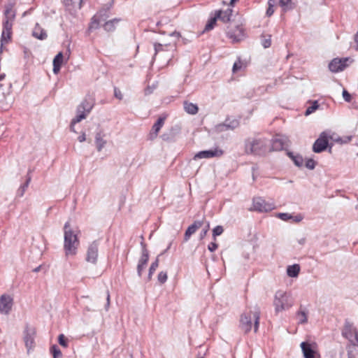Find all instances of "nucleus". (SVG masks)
<instances>
[{"mask_svg":"<svg viewBox=\"0 0 358 358\" xmlns=\"http://www.w3.org/2000/svg\"><path fill=\"white\" fill-rule=\"evenodd\" d=\"M107 10H101L99 11L92 18L90 24V29H96L99 28L101 22L105 21L108 18Z\"/></svg>","mask_w":358,"mask_h":358,"instance_id":"15","label":"nucleus"},{"mask_svg":"<svg viewBox=\"0 0 358 358\" xmlns=\"http://www.w3.org/2000/svg\"><path fill=\"white\" fill-rule=\"evenodd\" d=\"M119 22V20L117 18H115L112 20L107 21L104 23L103 27L104 29L107 31H112L115 29V22Z\"/></svg>","mask_w":358,"mask_h":358,"instance_id":"34","label":"nucleus"},{"mask_svg":"<svg viewBox=\"0 0 358 358\" xmlns=\"http://www.w3.org/2000/svg\"><path fill=\"white\" fill-rule=\"evenodd\" d=\"M145 266H146V265L138 263V265H137V273H138V275L139 277H141L142 272L144 270V268H145Z\"/></svg>","mask_w":358,"mask_h":358,"instance_id":"51","label":"nucleus"},{"mask_svg":"<svg viewBox=\"0 0 358 358\" xmlns=\"http://www.w3.org/2000/svg\"><path fill=\"white\" fill-rule=\"evenodd\" d=\"M273 2H270V3L268 4V8H267L266 10V15L270 17L271 16L273 13H274V10H273Z\"/></svg>","mask_w":358,"mask_h":358,"instance_id":"50","label":"nucleus"},{"mask_svg":"<svg viewBox=\"0 0 358 358\" xmlns=\"http://www.w3.org/2000/svg\"><path fill=\"white\" fill-rule=\"evenodd\" d=\"M79 244L77 233L71 229L69 222H66L64 226V250L66 256L76 255Z\"/></svg>","mask_w":358,"mask_h":358,"instance_id":"2","label":"nucleus"},{"mask_svg":"<svg viewBox=\"0 0 358 358\" xmlns=\"http://www.w3.org/2000/svg\"><path fill=\"white\" fill-rule=\"evenodd\" d=\"M304 358H315L317 355L316 344L302 342L300 345Z\"/></svg>","mask_w":358,"mask_h":358,"instance_id":"14","label":"nucleus"},{"mask_svg":"<svg viewBox=\"0 0 358 358\" xmlns=\"http://www.w3.org/2000/svg\"><path fill=\"white\" fill-rule=\"evenodd\" d=\"M87 114L83 113L82 114H77L76 116L72 120L73 124H76L83 120L85 119Z\"/></svg>","mask_w":358,"mask_h":358,"instance_id":"43","label":"nucleus"},{"mask_svg":"<svg viewBox=\"0 0 358 358\" xmlns=\"http://www.w3.org/2000/svg\"><path fill=\"white\" fill-rule=\"evenodd\" d=\"M224 155V151L219 148L218 147H216L213 149L207 150H202L199 152H197L195 155L194 159H209V158H213V157H220Z\"/></svg>","mask_w":358,"mask_h":358,"instance_id":"12","label":"nucleus"},{"mask_svg":"<svg viewBox=\"0 0 358 358\" xmlns=\"http://www.w3.org/2000/svg\"><path fill=\"white\" fill-rule=\"evenodd\" d=\"M228 121L229 118H227L224 123L217 124L215 127L216 131L217 132H222L227 130H230V128H228Z\"/></svg>","mask_w":358,"mask_h":358,"instance_id":"37","label":"nucleus"},{"mask_svg":"<svg viewBox=\"0 0 358 358\" xmlns=\"http://www.w3.org/2000/svg\"><path fill=\"white\" fill-rule=\"evenodd\" d=\"M262 44L264 48H268L271 45V36H269L268 38H265L262 40Z\"/></svg>","mask_w":358,"mask_h":358,"instance_id":"49","label":"nucleus"},{"mask_svg":"<svg viewBox=\"0 0 358 358\" xmlns=\"http://www.w3.org/2000/svg\"><path fill=\"white\" fill-rule=\"evenodd\" d=\"M227 35L229 38H233L235 41H238L241 39L239 36H234L231 31H228Z\"/></svg>","mask_w":358,"mask_h":358,"instance_id":"56","label":"nucleus"},{"mask_svg":"<svg viewBox=\"0 0 358 358\" xmlns=\"http://www.w3.org/2000/svg\"><path fill=\"white\" fill-rule=\"evenodd\" d=\"M343 97L346 102L349 103L351 101V94L346 90H343Z\"/></svg>","mask_w":358,"mask_h":358,"instance_id":"48","label":"nucleus"},{"mask_svg":"<svg viewBox=\"0 0 358 358\" xmlns=\"http://www.w3.org/2000/svg\"><path fill=\"white\" fill-rule=\"evenodd\" d=\"M253 208L259 212H268L275 208V205L266 201L262 197H257L253 199Z\"/></svg>","mask_w":358,"mask_h":358,"instance_id":"11","label":"nucleus"},{"mask_svg":"<svg viewBox=\"0 0 358 358\" xmlns=\"http://www.w3.org/2000/svg\"><path fill=\"white\" fill-rule=\"evenodd\" d=\"M355 348H356L355 346L352 345L350 343L347 345L346 349H347V353H348V358H356L357 357V356L358 355V352Z\"/></svg>","mask_w":358,"mask_h":358,"instance_id":"33","label":"nucleus"},{"mask_svg":"<svg viewBox=\"0 0 358 358\" xmlns=\"http://www.w3.org/2000/svg\"><path fill=\"white\" fill-rule=\"evenodd\" d=\"M244 145L246 154L262 156L268 152L270 140L259 136L249 137L245 139Z\"/></svg>","mask_w":358,"mask_h":358,"instance_id":"1","label":"nucleus"},{"mask_svg":"<svg viewBox=\"0 0 358 358\" xmlns=\"http://www.w3.org/2000/svg\"><path fill=\"white\" fill-rule=\"evenodd\" d=\"M354 40H355V42L357 44V46H356L355 49H356V50L358 51V31L355 34V35L354 36Z\"/></svg>","mask_w":358,"mask_h":358,"instance_id":"60","label":"nucleus"},{"mask_svg":"<svg viewBox=\"0 0 358 358\" xmlns=\"http://www.w3.org/2000/svg\"><path fill=\"white\" fill-rule=\"evenodd\" d=\"M203 225V221L196 220L192 224H191L186 230L185 233L184 239L187 241L190 236L196 232V231L201 227Z\"/></svg>","mask_w":358,"mask_h":358,"instance_id":"18","label":"nucleus"},{"mask_svg":"<svg viewBox=\"0 0 358 358\" xmlns=\"http://www.w3.org/2000/svg\"><path fill=\"white\" fill-rule=\"evenodd\" d=\"M31 177L28 173L25 182L23 185H20V187L18 188V189L17 191V196L22 197L24 195L25 191L27 190V189L31 182Z\"/></svg>","mask_w":358,"mask_h":358,"instance_id":"29","label":"nucleus"},{"mask_svg":"<svg viewBox=\"0 0 358 358\" xmlns=\"http://www.w3.org/2000/svg\"><path fill=\"white\" fill-rule=\"evenodd\" d=\"M287 155L292 160V162L296 166L301 167L303 166V158L301 155L295 154L293 152L290 151L287 152Z\"/></svg>","mask_w":358,"mask_h":358,"instance_id":"23","label":"nucleus"},{"mask_svg":"<svg viewBox=\"0 0 358 358\" xmlns=\"http://www.w3.org/2000/svg\"><path fill=\"white\" fill-rule=\"evenodd\" d=\"M36 329L27 324L23 331V340L27 353H29L35 347Z\"/></svg>","mask_w":358,"mask_h":358,"instance_id":"6","label":"nucleus"},{"mask_svg":"<svg viewBox=\"0 0 358 358\" xmlns=\"http://www.w3.org/2000/svg\"><path fill=\"white\" fill-rule=\"evenodd\" d=\"M307 311L305 309H302L301 307L299 311L296 313V317L299 324H306L308 322Z\"/></svg>","mask_w":358,"mask_h":358,"instance_id":"25","label":"nucleus"},{"mask_svg":"<svg viewBox=\"0 0 358 358\" xmlns=\"http://www.w3.org/2000/svg\"><path fill=\"white\" fill-rule=\"evenodd\" d=\"M293 304L294 300L289 293L282 290L275 292L273 301L275 313L288 310Z\"/></svg>","mask_w":358,"mask_h":358,"instance_id":"5","label":"nucleus"},{"mask_svg":"<svg viewBox=\"0 0 358 358\" xmlns=\"http://www.w3.org/2000/svg\"><path fill=\"white\" fill-rule=\"evenodd\" d=\"M223 227L222 226H216L213 230V236L214 237L221 235L223 233Z\"/></svg>","mask_w":358,"mask_h":358,"instance_id":"47","label":"nucleus"},{"mask_svg":"<svg viewBox=\"0 0 358 358\" xmlns=\"http://www.w3.org/2000/svg\"><path fill=\"white\" fill-rule=\"evenodd\" d=\"M259 319L260 309L256 306L253 312L249 311L242 314L240 327L245 333H248L252 329V321H254V331L256 333L259 329Z\"/></svg>","mask_w":358,"mask_h":358,"instance_id":"4","label":"nucleus"},{"mask_svg":"<svg viewBox=\"0 0 358 358\" xmlns=\"http://www.w3.org/2000/svg\"><path fill=\"white\" fill-rule=\"evenodd\" d=\"M319 107V104L317 101H314L311 106L307 108L305 112L306 115H309L310 114L315 112Z\"/></svg>","mask_w":358,"mask_h":358,"instance_id":"38","label":"nucleus"},{"mask_svg":"<svg viewBox=\"0 0 358 358\" xmlns=\"http://www.w3.org/2000/svg\"><path fill=\"white\" fill-rule=\"evenodd\" d=\"M302 219H303L302 216L300 215H298L296 216H293V218L291 220H293L294 222H299L302 220Z\"/></svg>","mask_w":358,"mask_h":358,"instance_id":"57","label":"nucleus"},{"mask_svg":"<svg viewBox=\"0 0 358 358\" xmlns=\"http://www.w3.org/2000/svg\"><path fill=\"white\" fill-rule=\"evenodd\" d=\"M93 102L92 100L85 99L79 105L80 110L83 109L87 112V113H90L93 108Z\"/></svg>","mask_w":358,"mask_h":358,"instance_id":"31","label":"nucleus"},{"mask_svg":"<svg viewBox=\"0 0 358 358\" xmlns=\"http://www.w3.org/2000/svg\"><path fill=\"white\" fill-rule=\"evenodd\" d=\"M241 68V62H236L232 68V71L234 73L236 72Z\"/></svg>","mask_w":358,"mask_h":358,"instance_id":"54","label":"nucleus"},{"mask_svg":"<svg viewBox=\"0 0 358 358\" xmlns=\"http://www.w3.org/2000/svg\"><path fill=\"white\" fill-rule=\"evenodd\" d=\"M316 165V162L313 159H308L306 162V167L310 170H313L315 169Z\"/></svg>","mask_w":358,"mask_h":358,"instance_id":"46","label":"nucleus"},{"mask_svg":"<svg viewBox=\"0 0 358 358\" xmlns=\"http://www.w3.org/2000/svg\"><path fill=\"white\" fill-rule=\"evenodd\" d=\"M218 245L217 243H214V242H212L210 243L208 246V249L210 251V252H214L215 250H217Z\"/></svg>","mask_w":358,"mask_h":358,"instance_id":"53","label":"nucleus"},{"mask_svg":"<svg viewBox=\"0 0 358 358\" xmlns=\"http://www.w3.org/2000/svg\"><path fill=\"white\" fill-rule=\"evenodd\" d=\"M63 53L59 52L53 59V73L57 74L60 71L62 64L63 63Z\"/></svg>","mask_w":358,"mask_h":358,"instance_id":"21","label":"nucleus"},{"mask_svg":"<svg viewBox=\"0 0 358 358\" xmlns=\"http://www.w3.org/2000/svg\"><path fill=\"white\" fill-rule=\"evenodd\" d=\"M215 14H219L218 19L222 20L223 22H228L230 21V18L232 15V10L231 8H228L224 11L219 10L215 11Z\"/></svg>","mask_w":358,"mask_h":358,"instance_id":"24","label":"nucleus"},{"mask_svg":"<svg viewBox=\"0 0 358 358\" xmlns=\"http://www.w3.org/2000/svg\"><path fill=\"white\" fill-rule=\"evenodd\" d=\"M106 304L105 306L106 310H108L109 306H110V294L109 292L107 291V297H106Z\"/></svg>","mask_w":358,"mask_h":358,"instance_id":"58","label":"nucleus"},{"mask_svg":"<svg viewBox=\"0 0 358 358\" xmlns=\"http://www.w3.org/2000/svg\"><path fill=\"white\" fill-rule=\"evenodd\" d=\"M15 17V12L12 4L6 6L4 10V20L3 21V30L1 37V46L8 43L11 38L13 22Z\"/></svg>","mask_w":358,"mask_h":358,"instance_id":"3","label":"nucleus"},{"mask_svg":"<svg viewBox=\"0 0 358 358\" xmlns=\"http://www.w3.org/2000/svg\"><path fill=\"white\" fill-rule=\"evenodd\" d=\"M355 332H358V329L353 328L350 324H346L342 331V335L350 342L355 337Z\"/></svg>","mask_w":358,"mask_h":358,"instance_id":"19","label":"nucleus"},{"mask_svg":"<svg viewBox=\"0 0 358 358\" xmlns=\"http://www.w3.org/2000/svg\"><path fill=\"white\" fill-rule=\"evenodd\" d=\"M279 4L284 12H287L294 8L292 0H280Z\"/></svg>","mask_w":358,"mask_h":358,"instance_id":"32","label":"nucleus"},{"mask_svg":"<svg viewBox=\"0 0 358 358\" xmlns=\"http://www.w3.org/2000/svg\"><path fill=\"white\" fill-rule=\"evenodd\" d=\"M115 96L119 99H121L122 97L121 92L120 91L117 92L116 90H115Z\"/></svg>","mask_w":358,"mask_h":358,"instance_id":"62","label":"nucleus"},{"mask_svg":"<svg viewBox=\"0 0 358 358\" xmlns=\"http://www.w3.org/2000/svg\"><path fill=\"white\" fill-rule=\"evenodd\" d=\"M166 272L161 271L157 276L158 280L160 283L164 284L167 280Z\"/></svg>","mask_w":358,"mask_h":358,"instance_id":"45","label":"nucleus"},{"mask_svg":"<svg viewBox=\"0 0 358 358\" xmlns=\"http://www.w3.org/2000/svg\"><path fill=\"white\" fill-rule=\"evenodd\" d=\"M276 217L283 221H288L293 218V215L287 213H279L277 214Z\"/></svg>","mask_w":358,"mask_h":358,"instance_id":"40","label":"nucleus"},{"mask_svg":"<svg viewBox=\"0 0 358 358\" xmlns=\"http://www.w3.org/2000/svg\"><path fill=\"white\" fill-rule=\"evenodd\" d=\"M158 266H159V259L157 257L155 259V261L151 264V265L150 266L148 276V278L149 280L152 278V276L153 273L155 272Z\"/></svg>","mask_w":358,"mask_h":358,"instance_id":"35","label":"nucleus"},{"mask_svg":"<svg viewBox=\"0 0 358 358\" xmlns=\"http://www.w3.org/2000/svg\"><path fill=\"white\" fill-rule=\"evenodd\" d=\"M64 3L66 6H70L73 3V0H64Z\"/></svg>","mask_w":358,"mask_h":358,"instance_id":"61","label":"nucleus"},{"mask_svg":"<svg viewBox=\"0 0 358 358\" xmlns=\"http://www.w3.org/2000/svg\"><path fill=\"white\" fill-rule=\"evenodd\" d=\"M228 124V128H230V130H234L239 126V121L237 119L229 118Z\"/></svg>","mask_w":358,"mask_h":358,"instance_id":"41","label":"nucleus"},{"mask_svg":"<svg viewBox=\"0 0 358 358\" xmlns=\"http://www.w3.org/2000/svg\"><path fill=\"white\" fill-rule=\"evenodd\" d=\"M141 244L142 245V255H141L140 259L138 260V263H140L141 264L147 265L148 262L149 260V253H148V250L145 248V243L142 241L141 243Z\"/></svg>","mask_w":358,"mask_h":358,"instance_id":"28","label":"nucleus"},{"mask_svg":"<svg viewBox=\"0 0 358 358\" xmlns=\"http://www.w3.org/2000/svg\"><path fill=\"white\" fill-rule=\"evenodd\" d=\"M285 145V141L280 138H273L270 141L268 152L282 150Z\"/></svg>","mask_w":358,"mask_h":358,"instance_id":"17","label":"nucleus"},{"mask_svg":"<svg viewBox=\"0 0 358 358\" xmlns=\"http://www.w3.org/2000/svg\"><path fill=\"white\" fill-rule=\"evenodd\" d=\"M76 113H77V114H82L83 113H85L87 114V112L85 110H84L83 109H80V106H79L77 107ZM89 113H87V115Z\"/></svg>","mask_w":358,"mask_h":358,"instance_id":"63","label":"nucleus"},{"mask_svg":"<svg viewBox=\"0 0 358 358\" xmlns=\"http://www.w3.org/2000/svg\"><path fill=\"white\" fill-rule=\"evenodd\" d=\"M218 17L219 14L215 13L213 17H210V18L208 20L207 24L205 26L204 31H210L214 28L215 25L216 24V22L218 19Z\"/></svg>","mask_w":358,"mask_h":358,"instance_id":"30","label":"nucleus"},{"mask_svg":"<svg viewBox=\"0 0 358 358\" xmlns=\"http://www.w3.org/2000/svg\"><path fill=\"white\" fill-rule=\"evenodd\" d=\"M350 343L358 348V331L355 332V337L352 339V341H350Z\"/></svg>","mask_w":358,"mask_h":358,"instance_id":"52","label":"nucleus"},{"mask_svg":"<svg viewBox=\"0 0 358 358\" xmlns=\"http://www.w3.org/2000/svg\"><path fill=\"white\" fill-rule=\"evenodd\" d=\"M13 306V298L7 294L0 296V314L8 315Z\"/></svg>","mask_w":358,"mask_h":358,"instance_id":"8","label":"nucleus"},{"mask_svg":"<svg viewBox=\"0 0 358 358\" xmlns=\"http://www.w3.org/2000/svg\"><path fill=\"white\" fill-rule=\"evenodd\" d=\"M58 342L60 345L64 348L68 347V339L65 337L64 334H59L58 336Z\"/></svg>","mask_w":358,"mask_h":358,"instance_id":"42","label":"nucleus"},{"mask_svg":"<svg viewBox=\"0 0 358 358\" xmlns=\"http://www.w3.org/2000/svg\"><path fill=\"white\" fill-rule=\"evenodd\" d=\"M329 146L328 136L326 132H322L320 137L315 141L313 150L315 153H320L324 151Z\"/></svg>","mask_w":358,"mask_h":358,"instance_id":"13","label":"nucleus"},{"mask_svg":"<svg viewBox=\"0 0 358 358\" xmlns=\"http://www.w3.org/2000/svg\"><path fill=\"white\" fill-rule=\"evenodd\" d=\"M185 111L190 115H196L198 113L199 108L196 104L185 101L183 102Z\"/></svg>","mask_w":358,"mask_h":358,"instance_id":"22","label":"nucleus"},{"mask_svg":"<svg viewBox=\"0 0 358 358\" xmlns=\"http://www.w3.org/2000/svg\"><path fill=\"white\" fill-rule=\"evenodd\" d=\"M352 138V136H343V137H338V138H332L331 139L336 142V143H338L340 144H346V143H348Z\"/></svg>","mask_w":358,"mask_h":358,"instance_id":"36","label":"nucleus"},{"mask_svg":"<svg viewBox=\"0 0 358 358\" xmlns=\"http://www.w3.org/2000/svg\"><path fill=\"white\" fill-rule=\"evenodd\" d=\"M78 140L80 143L84 142L86 140L85 134L83 132L80 136H78Z\"/></svg>","mask_w":358,"mask_h":358,"instance_id":"59","label":"nucleus"},{"mask_svg":"<svg viewBox=\"0 0 358 358\" xmlns=\"http://www.w3.org/2000/svg\"><path fill=\"white\" fill-rule=\"evenodd\" d=\"M154 49H155V54L152 57V61L155 59V57L159 54H163V56L165 57L169 58L167 64L169 63L171 59L173 57V47L170 45L169 44H161L159 43H154Z\"/></svg>","mask_w":358,"mask_h":358,"instance_id":"7","label":"nucleus"},{"mask_svg":"<svg viewBox=\"0 0 358 358\" xmlns=\"http://www.w3.org/2000/svg\"><path fill=\"white\" fill-rule=\"evenodd\" d=\"M32 36L39 40H45L48 37L46 31L38 24H36L34 28Z\"/></svg>","mask_w":358,"mask_h":358,"instance_id":"20","label":"nucleus"},{"mask_svg":"<svg viewBox=\"0 0 358 358\" xmlns=\"http://www.w3.org/2000/svg\"><path fill=\"white\" fill-rule=\"evenodd\" d=\"M300 272V266L299 264H293L289 266L287 268V274L289 277L296 278Z\"/></svg>","mask_w":358,"mask_h":358,"instance_id":"26","label":"nucleus"},{"mask_svg":"<svg viewBox=\"0 0 358 358\" xmlns=\"http://www.w3.org/2000/svg\"><path fill=\"white\" fill-rule=\"evenodd\" d=\"M99 243L97 241L91 243L87 250L85 260L92 264H96L97 262L98 252H99Z\"/></svg>","mask_w":358,"mask_h":358,"instance_id":"10","label":"nucleus"},{"mask_svg":"<svg viewBox=\"0 0 358 358\" xmlns=\"http://www.w3.org/2000/svg\"><path fill=\"white\" fill-rule=\"evenodd\" d=\"M50 352L53 356V358H57L59 357H62V352L58 348L57 345H53L50 348Z\"/></svg>","mask_w":358,"mask_h":358,"instance_id":"39","label":"nucleus"},{"mask_svg":"<svg viewBox=\"0 0 358 358\" xmlns=\"http://www.w3.org/2000/svg\"><path fill=\"white\" fill-rule=\"evenodd\" d=\"M87 114L83 113L82 114H77L76 116L72 120L73 124H76L83 120L85 119Z\"/></svg>","mask_w":358,"mask_h":358,"instance_id":"44","label":"nucleus"},{"mask_svg":"<svg viewBox=\"0 0 358 358\" xmlns=\"http://www.w3.org/2000/svg\"><path fill=\"white\" fill-rule=\"evenodd\" d=\"M170 36H171L180 37V34L179 32H177V31H173L171 34H170Z\"/></svg>","mask_w":358,"mask_h":358,"instance_id":"64","label":"nucleus"},{"mask_svg":"<svg viewBox=\"0 0 358 358\" xmlns=\"http://www.w3.org/2000/svg\"><path fill=\"white\" fill-rule=\"evenodd\" d=\"M95 143L98 151H101L106 144V141L103 138L101 132H98L95 136Z\"/></svg>","mask_w":358,"mask_h":358,"instance_id":"27","label":"nucleus"},{"mask_svg":"<svg viewBox=\"0 0 358 358\" xmlns=\"http://www.w3.org/2000/svg\"><path fill=\"white\" fill-rule=\"evenodd\" d=\"M350 59V57L334 58L329 64V69L333 73L342 71L348 66Z\"/></svg>","mask_w":358,"mask_h":358,"instance_id":"9","label":"nucleus"},{"mask_svg":"<svg viewBox=\"0 0 358 358\" xmlns=\"http://www.w3.org/2000/svg\"><path fill=\"white\" fill-rule=\"evenodd\" d=\"M208 228H209V224H208L206 227L201 231V233H200V238L201 239H203L206 236Z\"/></svg>","mask_w":358,"mask_h":358,"instance_id":"55","label":"nucleus"},{"mask_svg":"<svg viewBox=\"0 0 358 358\" xmlns=\"http://www.w3.org/2000/svg\"><path fill=\"white\" fill-rule=\"evenodd\" d=\"M165 117H160L157 119V122L154 124V125L152 127V129L149 134V139L153 140L155 139L162 127V126L164 124Z\"/></svg>","mask_w":358,"mask_h":358,"instance_id":"16","label":"nucleus"}]
</instances>
